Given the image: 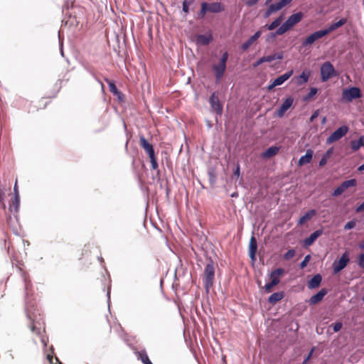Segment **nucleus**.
Returning a JSON list of instances; mask_svg holds the SVG:
<instances>
[{
	"label": "nucleus",
	"mask_w": 364,
	"mask_h": 364,
	"mask_svg": "<svg viewBox=\"0 0 364 364\" xmlns=\"http://www.w3.org/2000/svg\"><path fill=\"white\" fill-rule=\"evenodd\" d=\"M304 14L302 11H298L291 14L286 21L289 25L293 28L296 24L299 23L304 18Z\"/></svg>",
	"instance_id": "obj_16"
},
{
	"label": "nucleus",
	"mask_w": 364,
	"mask_h": 364,
	"mask_svg": "<svg viewBox=\"0 0 364 364\" xmlns=\"http://www.w3.org/2000/svg\"><path fill=\"white\" fill-rule=\"evenodd\" d=\"M278 35L276 34V32L275 31H272V32H270L269 33L267 34V38H266V42L267 43H272L273 41H275L277 36Z\"/></svg>",
	"instance_id": "obj_43"
},
{
	"label": "nucleus",
	"mask_w": 364,
	"mask_h": 364,
	"mask_svg": "<svg viewBox=\"0 0 364 364\" xmlns=\"http://www.w3.org/2000/svg\"><path fill=\"white\" fill-rule=\"evenodd\" d=\"M279 26V24L274 19L270 23L266 24L264 26V27L269 31H272V30L275 29L277 27H278Z\"/></svg>",
	"instance_id": "obj_44"
},
{
	"label": "nucleus",
	"mask_w": 364,
	"mask_h": 364,
	"mask_svg": "<svg viewBox=\"0 0 364 364\" xmlns=\"http://www.w3.org/2000/svg\"><path fill=\"white\" fill-rule=\"evenodd\" d=\"M357 186V181L355 178L344 181L331 193L333 197H338L343 193L347 189Z\"/></svg>",
	"instance_id": "obj_6"
},
{
	"label": "nucleus",
	"mask_w": 364,
	"mask_h": 364,
	"mask_svg": "<svg viewBox=\"0 0 364 364\" xmlns=\"http://www.w3.org/2000/svg\"><path fill=\"white\" fill-rule=\"evenodd\" d=\"M316 212L315 210H311L308 211L305 215H304L299 218L298 224L299 225H303L307 221L310 220L316 215Z\"/></svg>",
	"instance_id": "obj_29"
},
{
	"label": "nucleus",
	"mask_w": 364,
	"mask_h": 364,
	"mask_svg": "<svg viewBox=\"0 0 364 364\" xmlns=\"http://www.w3.org/2000/svg\"><path fill=\"white\" fill-rule=\"evenodd\" d=\"M149 159H150V162L151 164V168L154 170L157 169L159 166H158L157 159H156L155 154L150 156Z\"/></svg>",
	"instance_id": "obj_47"
},
{
	"label": "nucleus",
	"mask_w": 364,
	"mask_h": 364,
	"mask_svg": "<svg viewBox=\"0 0 364 364\" xmlns=\"http://www.w3.org/2000/svg\"><path fill=\"white\" fill-rule=\"evenodd\" d=\"M325 35L321 29L316 31L308 35L301 42V46L306 48L314 44L317 40L324 37Z\"/></svg>",
	"instance_id": "obj_9"
},
{
	"label": "nucleus",
	"mask_w": 364,
	"mask_h": 364,
	"mask_svg": "<svg viewBox=\"0 0 364 364\" xmlns=\"http://www.w3.org/2000/svg\"><path fill=\"white\" fill-rule=\"evenodd\" d=\"M358 264L362 269H364V253H362L359 255Z\"/></svg>",
	"instance_id": "obj_54"
},
{
	"label": "nucleus",
	"mask_w": 364,
	"mask_h": 364,
	"mask_svg": "<svg viewBox=\"0 0 364 364\" xmlns=\"http://www.w3.org/2000/svg\"><path fill=\"white\" fill-rule=\"evenodd\" d=\"M292 28L289 25L287 21H285L279 28H277L275 31L276 34L278 36H282L291 30Z\"/></svg>",
	"instance_id": "obj_33"
},
{
	"label": "nucleus",
	"mask_w": 364,
	"mask_h": 364,
	"mask_svg": "<svg viewBox=\"0 0 364 364\" xmlns=\"http://www.w3.org/2000/svg\"><path fill=\"white\" fill-rule=\"evenodd\" d=\"M262 33V30H257L253 35L251 36V38H252L254 41H256L257 39L260 38Z\"/></svg>",
	"instance_id": "obj_57"
},
{
	"label": "nucleus",
	"mask_w": 364,
	"mask_h": 364,
	"mask_svg": "<svg viewBox=\"0 0 364 364\" xmlns=\"http://www.w3.org/2000/svg\"><path fill=\"white\" fill-rule=\"evenodd\" d=\"M355 226V221L350 220L348 221L344 226L345 230H350L353 229Z\"/></svg>",
	"instance_id": "obj_52"
},
{
	"label": "nucleus",
	"mask_w": 364,
	"mask_h": 364,
	"mask_svg": "<svg viewBox=\"0 0 364 364\" xmlns=\"http://www.w3.org/2000/svg\"><path fill=\"white\" fill-rule=\"evenodd\" d=\"M14 191V196H19L18 186H17V181L15 183Z\"/></svg>",
	"instance_id": "obj_62"
},
{
	"label": "nucleus",
	"mask_w": 364,
	"mask_h": 364,
	"mask_svg": "<svg viewBox=\"0 0 364 364\" xmlns=\"http://www.w3.org/2000/svg\"><path fill=\"white\" fill-rule=\"evenodd\" d=\"M213 41L211 31L204 34H197L196 36V43L200 46H208Z\"/></svg>",
	"instance_id": "obj_12"
},
{
	"label": "nucleus",
	"mask_w": 364,
	"mask_h": 364,
	"mask_svg": "<svg viewBox=\"0 0 364 364\" xmlns=\"http://www.w3.org/2000/svg\"><path fill=\"white\" fill-rule=\"evenodd\" d=\"M292 28L289 25L287 21H285L279 28H277L275 31L276 34L278 36H282L291 30Z\"/></svg>",
	"instance_id": "obj_35"
},
{
	"label": "nucleus",
	"mask_w": 364,
	"mask_h": 364,
	"mask_svg": "<svg viewBox=\"0 0 364 364\" xmlns=\"http://www.w3.org/2000/svg\"><path fill=\"white\" fill-rule=\"evenodd\" d=\"M240 166L237 165L236 167V169L234 171V175L237 176V177L240 176Z\"/></svg>",
	"instance_id": "obj_63"
},
{
	"label": "nucleus",
	"mask_w": 364,
	"mask_h": 364,
	"mask_svg": "<svg viewBox=\"0 0 364 364\" xmlns=\"http://www.w3.org/2000/svg\"><path fill=\"white\" fill-rule=\"evenodd\" d=\"M330 326H332L333 327V331L334 332H338L339 331L341 328H342V323L341 322H337V323H333L331 324Z\"/></svg>",
	"instance_id": "obj_49"
},
{
	"label": "nucleus",
	"mask_w": 364,
	"mask_h": 364,
	"mask_svg": "<svg viewBox=\"0 0 364 364\" xmlns=\"http://www.w3.org/2000/svg\"><path fill=\"white\" fill-rule=\"evenodd\" d=\"M310 259H311V256L309 255H306L304 257V260L300 263V264H299L300 268L301 269L305 268L307 266L308 263L309 262Z\"/></svg>",
	"instance_id": "obj_48"
},
{
	"label": "nucleus",
	"mask_w": 364,
	"mask_h": 364,
	"mask_svg": "<svg viewBox=\"0 0 364 364\" xmlns=\"http://www.w3.org/2000/svg\"><path fill=\"white\" fill-rule=\"evenodd\" d=\"M355 212L357 213L364 212V201L356 208Z\"/></svg>",
	"instance_id": "obj_58"
},
{
	"label": "nucleus",
	"mask_w": 364,
	"mask_h": 364,
	"mask_svg": "<svg viewBox=\"0 0 364 364\" xmlns=\"http://www.w3.org/2000/svg\"><path fill=\"white\" fill-rule=\"evenodd\" d=\"M226 65H223L219 63L213 65L212 69L214 72L215 77L218 82L220 81V80L222 79L226 70Z\"/></svg>",
	"instance_id": "obj_18"
},
{
	"label": "nucleus",
	"mask_w": 364,
	"mask_h": 364,
	"mask_svg": "<svg viewBox=\"0 0 364 364\" xmlns=\"http://www.w3.org/2000/svg\"><path fill=\"white\" fill-rule=\"evenodd\" d=\"M311 71L309 69H304L302 72L296 76H294L293 80L297 85H301L308 82Z\"/></svg>",
	"instance_id": "obj_14"
},
{
	"label": "nucleus",
	"mask_w": 364,
	"mask_h": 364,
	"mask_svg": "<svg viewBox=\"0 0 364 364\" xmlns=\"http://www.w3.org/2000/svg\"><path fill=\"white\" fill-rule=\"evenodd\" d=\"M215 279V266L212 260H210L205 266L204 270L203 282L205 288L208 289L213 286Z\"/></svg>",
	"instance_id": "obj_4"
},
{
	"label": "nucleus",
	"mask_w": 364,
	"mask_h": 364,
	"mask_svg": "<svg viewBox=\"0 0 364 364\" xmlns=\"http://www.w3.org/2000/svg\"><path fill=\"white\" fill-rule=\"evenodd\" d=\"M228 57H229L228 53L227 51H225L222 54L221 57L220 58L218 63L227 66V61H228Z\"/></svg>",
	"instance_id": "obj_42"
},
{
	"label": "nucleus",
	"mask_w": 364,
	"mask_h": 364,
	"mask_svg": "<svg viewBox=\"0 0 364 364\" xmlns=\"http://www.w3.org/2000/svg\"><path fill=\"white\" fill-rule=\"evenodd\" d=\"M293 74V70H289L284 73V74L277 77L274 78V83L277 85V86L282 85Z\"/></svg>",
	"instance_id": "obj_27"
},
{
	"label": "nucleus",
	"mask_w": 364,
	"mask_h": 364,
	"mask_svg": "<svg viewBox=\"0 0 364 364\" xmlns=\"http://www.w3.org/2000/svg\"><path fill=\"white\" fill-rule=\"evenodd\" d=\"M293 102V98H287L277 111V115L279 117H282L286 113V112L292 106Z\"/></svg>",
	"instance_id": "obj_15"
},
{
	"label": "nucleus",
	"mask_w": 364,
	"mask_h": 364,
	"mask_svg": "<svg viewBox=\"0 0 364 364\" xmlns=\"http://www.w3.org/2000/svg\"><path fill=\"white\" fill-rule=\"evenodd\" d=\"M362 97V92H343L341 97V102L348 103L353 100L360 98Z\"/></svg>",
	"instance_id": "obj_21"
},
{
	"label": "nucleus",
	"mask_w": 364,
	"mask_h": 364,
	"mask_svg": "<svg viewBox=\"0 0 364 364\" xmlns=\"http://www.w3.org/2000/svg\"><path fill=\"white\" fill-rule=\"evenodd\" d=\"M207 6H209L208 2L203 1L200 4V9L197 14V18L203 19L205 18L206 13L208 12Z\"/></svg>",
	"instance_id": "obj_36"
},
{
	"label": "nucleus",
	"mask_w": 364,
	"mask_h": 364,
	"mask_svg": "<svg viewBox=\"0 0 364 364\" xmlns=\"http://www.w3.org/2000/svg\"><path fill=\"white\" fill-rule=\"evenodd\" d=\"M348 130L349 128L346 125L340 127L326 139V144H331L338 141L348 132Z\"/></svg>",
	"instance_id": "obj_8"
},
{
	"label": "nucleus",
	"mask_w": 364,
	"mask_h": 364,
	"mask_svg": "<svg viewBox=\"0 0 364 364\" xmlns=\"http://www.w3.org/2000/svg\"><path fill=\"white\" fill-rule=\"evenodd\" d=\"M193 0H183L182 2V11L186 14L190 12V6L193 4Z\"/></svg>",
	"instance_id": "obj_40"
},
{
	"label": "nucleus",
	"mask_w": 364,
	"mask_h": 364,
	"mask_svg": "<svg viewBox=\"0 0 364 364\" xmlns=\"http://www.w3.org/2000/svg\"><path fill=\"white\" fill-rule=\"evenodd\" d=\"M138 355L144 364H153L145 351L139 352Z\"/></svg>",
	"instance_id": "obj_39"
},
{
	"label": "nucleus",
	"mask_w": 364,
	"mask_h": 364,
	"mask_svg": "<svg viewBox=\"0 0 364 364\" xmlns=\"http://www.w3.org/2000/svg\"><path fill=\"white\" fill-rule=\"evenodd\" d=\"M280 10H282V9L279 6V4L277 1L272 3L269 4L267 9L265 10L264 14V18H267L269 17L272 14L277 13Z\"/></svg>",
	"instance_id": "obj_23"
},
{
	"label": "nucleus",
	"mask_w": 364,
	"mask_h": 364,
	"mask_svg": "<svg viewBox=\"0 0 364 364\" xmlns=\"http://www.w3.org/2000/svg\"><path fill=\"white\" fill-rule=\"evenodd\" d=\"M23 279L24 282V289L26 296L28 297L33 294V289H32V284L31 281L30 279V277L28 274L26 272H23Z\"/></svg>",
	"instance_id": "obj_20"
},
{
	"label": "nucleus",
	"mask_w": 364,
	"mask_h": 364,
	"mask_svg": "<svg viewBox=\"0 0 364 364\" xmlns=\"http://www.w3.org/2000/svg\"><path fill=\"white\" fill-rule=\"evenodd\" d=\"M292 28L289 25L287 21H285L279 28H277L275 31L276 34L278 36H282L291 30Z\"/></svg>",
	"instance_id": "obj_34"
},
{
	"label": "nucleus",
	"mask_w": 364,
	"mask_h": 364,
	"mask_svg": "<svg viewBox=\"0 0 364 364\" xmlns=\"http://www.w3.org/2000/svg\"><path fill=\"white\" fill-rule=\"evenodd\" d=\"M285 272V270L282 268H277L274 270H273L269 274V279H271V282L269 283H267L264 285V291L267 293H269L272 291V288L277 285L280 282V277L282 276Z\"/></svg>",
	"instance_id": "obj_5"
},
{
	"label": "nucleus",
	"mask_w": 364,
	"mask_h": 364,
	"mask_svg": "<svg viewBox=\"0 0 364 364\" xmlns=\"http://www.w3.org/2000/svg\"><path fill=\"white\" fill-rule=\"evenodd\" d=\"M20 203L19 196H14L11 204L9 205V210L11 213H16L18 211Z\"/></svg>",
	"instance_id": "obj_32"
},
{
	"label": "nucleus",
	"mask_w": 364,
	"mask_h": 364,
	"mask_svg": "<svg viewBox=\"0 0 364 364\" xmlns=\"http://www.w3.org/2000/svg\"><path fill=\"white\" fill-rule=\"evenodd\" d=\"M341 91H361V90L357 86H349L348 87H343Z\"/></svg>",
	"instance_id": "obj_51"
},
{
	"label": "nucleus",
	"mask_w": 364,
	"mask_h": 364,
	"mask_svg": "<svg viewBox=\"0 0 364 364\" xmlns=\"http://www.w3.org/2000/svg\"><path fill=\"white\" fill-rule=\"evenodd\" d=\"M322 230H318L314 231L310 236L304 240V246L309 247L316 240L322 235Z\"/></svg>",
	"instance_id": "obj_24"
},
{
	"label": "nucleus",
	"mask_w": 364,
	"mask_h": 364,
	"mask_svg": "<svg viewBox=\"0 0 364 364\" xmlns=\"http://www.w3.org/2000/svg\"><path fill=\"white\" fill-rule=\"evenodd\" d=\"M102 80H105L109 86V91H119L115 84V82L112 80H109L108 78H105L102 77Z\"/></svg>",
	"instance_id": "obj_41"
},
{
	"label": "nucleus",
	"mask_w": 364,
	"mask_h": 364,
	"mask_svg": "<svg viewBox=\"0 0 364 364\" xmlns=\"http://www.w3.org/2000/svg\"><path fill=\"white\" fill-rule=\"evenodd\" d=\"M295 255V250L291 249L288 250L284 255V259L286 260H289L291 258H293Z\"/></svg>",
	"instance_id": "obj_46"
},
{
	"label": "nucleus",
	"mask_w": 364,
	"mask_h": 364,
	"mask_svg": "<svg viewBox=\"0 0 364 364\" xmlns=\"http://www.w3.org/2000/svg\"><path fill=\"white\" fill-rule=\"evenodd\" d=\"M358 141V143H360V144L361 145V146H364V135L360 136Z\"/></svg>",
	"instance_id": "obj_64"
},
{
	"label": "nucleus",
	"mask_w": 364,
	"mask_h": 364,
	"mask_svg": "<svg viewBox=\"0 0 364 364\" xmlns=\"http://www.w3.org/2000/svg\"><path fill=\"white\" fill-rule=\"evenodd\" d=\"M313 154V151L311 149H308L306 152V154L299 159L298 165L299 166H302L305 164H309L312 160Z\"/></svg>",
	"instance_id": "obj_26"
},
{
	"label": "nucleus",
	"mask_w": 364,
	"mask_h": 364,
	"mask_svg": "<svg viewBox=\"0 0 364 364\" xmlns=\"http://www.w3.org/2000/svg\"><path fill=\"white\" fill-rule=\"evenodd\" d=\"M139 145L149 157L155 154L153 146L148 142L144 136H141L139 138Z\"/></svg>",
	"instance_id": "obj_17"
},
{
	"label": "nucleus",
	"mask_w": 364,
	"mask_h": 364,
	"mask_svg": "<svg viewBox=\"0 0 364 364\" xmlns=\"http://www.w3.org/2000/svg\"><path fill=\"white\" fill-rule=\"evenodd\" d=\"M284 296V294L282 291L273 293L268 299L269 303L274 304L277 302L281 301Z\"/></svg>",
	"instance_id": "obj_31"
},
{
	"label": "nucleus",
	"mask_w": 364,
	"mask_h": 364,
	"mask_svg": "<svg viewBox=\"0 0 364 364\" xmlns=\"http://www.w3.org/2000/svg\"><path fill=\"white\" fill-rule=\"evenodd\" d=\"M255 42L254 39L250 36L247 41L241 44L240 48L242 51H247Z\"/></svg>",
	"instance_id": "obj_38"
},
{
	"label": "nucleus",
	"mask_w": 364,
	"mask_h": 364,
	"mask_svg": "<svg viewBox=\"0 0 364 364\" xmlns=\"http://www.w3.org/2000/svg\"><path fill=\"white\" fill-rule=\"evenodd\" d=\"M33 311L27 308L26 315L30 320L29 328L33 333L41 336L42 330V318L38 313V309L32 306Z\"/></svg>",
	"instance_id": "obj_1"
},
{
	"label": "nucleus",
	"mask_w": 364,
	"mask_h": 364,
	"mask_svg": "<svg viewBox=\"0 0 364 364\" xmlns=\"http://www.w3.org/2000/svg\"><path fill=\"white\" fill-rule=\"evenodd\" d=\"M327 294L326 289H321L318 293L312 296L309 299L310 304H316L320 302L323 296Z\"/></svg>",
	"instance_id": "obj_25"
},
{
	"label": "nucleus",
	"mask_w": 364,
	"mask_h": 364,
	"mask_svg": "<svg viewBox=\"0 0 364 364\" xmlns=\"http://www.w3.org/2000/svg\"><path fill=\"white\" fill-rule=\"evenodd\" d=\"M207 6L208 12L218 14L225 11V6L220 2L208 3Z\"/></svg>",
	"instance_id": "obj_22"
},
{
	"label": "nucleus",
	"mask_w": 364,
	"mask_h": 364,
	"mask_svg": "<svg viewBox=\"0 0 364 364\" xmlns=\"http://www.w3.org/2000/svg\"><path fill=\"white\" fill-rule=\"evenodd\" d=\"M347 21L346 18H341L338 21L332 22L328 27L321 30L323 32V34L326 36L345 25L347 23Z\"/></svg>",
	"instance_id": "obj_13"
},
{
	"label": "nucleus",
	"mask_w": 364,
	"mask_h": 364,
	"mask_svg": "<svg viewBox=\"0 0 364 364\" xmlns=\"http://www.w3.org/2000/svg\"><path fill=\"white\" fill-rule=\"evenodd\" d=\"M313 351H314V348H312L311 350V351L309 353L307 356L305 358V359H304V360L303 362V364H306L307 363V362L309 360V359L311 358V357L312 355Z\"/></svg>",
	"instance_id": "obj_59"
},
{
	"label": "nucleus",
	"mask_w": 364,
	"mask_h": 364,
	"mask_svg": "<svg viewBox=\"0 0 364 364\" xmlns=\"http://www.w3.org/2000/svg\"><path fill=\"white\" fill-rule=\"evenodd\" d=\"M320 74L321 81L325 82L337 76L338 73L330 61H325L320 67Z\"/></svg>",
	"instance_id": "obj_3"
},
{
	"label": "nucleus",
	"mask_w": 364,
	"mask_h": 364,
	"mask_svg": "<svg viewBox=\"0 0 364 364\" xmlns=\"http://www.w3.org/2000/svg\"><path fill=\"white\" fill-rule=\"evenodd\" d=\"M225 100L223 92H213L209 99L212 112H215L217 115L221 116Z\"/></svg>",
	"instance_id": "obj_2"
},
{
	"label": "nucleus",
	"mask_w": 364,
	"mask_h": 364,
	"mask_svg": "<svg viewBox=\"0 0 364 364\" xmlns=\"http://www.w3.org/2000/svg\"><path fill=\"white\" fill-rule=\"evenodd\" d=\"M114 96L119 100V102H124V94L123 92H113Z\"/></svg>",
	"instance_id": "obj_56"
},
{
	"label": "nucleus",
	"mask_w": 364,
	"mask_h": 364,
	"mask_svg": "<svg viewBox=\"0 0 364 364\" xmlns=\"http://www.w3.org/2000/svg\"><path fill=\"white\" fill-rule=\"evenodd\" d=\"M84 68L92 77L94 83L98 86L96 89H100V91H105V85L102 82V77L98 75L95 70L90 66L84 65Z\"/></svg>",
	"instance_id": "obj_11"
},
{
	"label": "nucleus",
	"mask_w": 364,
	"mask_h": 364,
	"mask_svg": "<svg viewBox=\"0 0 364 364\" xmlns=\"http://www.w3.org/2000/svg\"><path fill=\"white\" fill-rule=\"evenodd\" d=\"M257 250V240L254 236H252L250 240V243H249V255L253 262L256 259Z\"/></svg>",
	"instance_id": "obj_19"
},
{
	"label": "nucleus",
	"mask_w": 364,
	"mask_h": 364,
	"mask_svg": "<svg viewBox=\"0 0 364 364\" xmlns=\"http://www.w3.org/2000/svg\"><path fill=\"white\" fill-rule=\"evenodd\" d=\"M277 85L274 83V80H271L269 84L267 86L266 91H272L275 87H277Z\"/></svg>",
	"instance_id": "obj_55"
},
{
	"label": "nucleus",
	"mask_w": 364,
	"mask_h": 364,
	"mask_svg": "<svg viewBox=\"0 0 364 364\" xmlns=\"http://www.w3.org/2000/svg\"><path fill=\"white\" fill-rule=\"evenodd\" d=\"M284 16L283 14H281L280 16H279L277 18H275V21L279 23L280 24L282 21L284 20Z\"/></svg>",
	"instance_id": "obj_61"
},
{
	"label": "nucleus",
	"mask_w": 364,
	"mask_h": 364,
	"mask_svg": "<svg viewBox=\"0 0 364 364\" xmlns=\"http://www.w3.org/2000/svg\"><path fill=\"white\" fill-rule=\"evenodd\" d=\"M318 116V110H316L310 117V122H312Z\"/></svg>",
	"instance_id": "obj_60"
},
{
	"label": "nucleus",
	"mask_w": 364,
	"mask_h": 364,
	"mask_svg": "<svg viewBox=\"0 0 364 364\" xmlns=\"http://www.w3.org/2000/svg\"><path fill=\"white\" fill-rule=\"evenodd\" d=\"M293 0H279L277 2L279 4V6L282 9L284 7L289 5Z\"/></svg>",
	"instance_id": "obj_50"
},
{
	"label": "nucleus",
	"mask_w": 364,
	"mask_h": 364,
	"mask_svg": "<svg viewBox=\"0 0 364 364\" xmlns=\"http://www.w3.org/2000/svg\"><path fill=\"white\" fill-rule=\"evenodd\" d=\"M279 151V148L277 146H270L265 151L262 153V157L264 159H269L275 156Z\"/></svg>",
	"instance_id": "obj_30"
},
{
	"label": "nucleus",
	"mask_w": 364,
	"mask_h": 364,
	"mask_svg": "<svg viewBox=\"0 0 364 364\" xmlns=\"http://www.w3.org/2000/svg\"><path fill=\"white\" fill-rule=\"evenodd\" d=\"M322 277L319 274L314 275L311 280L308 282L309 289L318 288L321 282Z\"/></svg>",
	"instance_id": "obj_28"
},
{
	"label": "nucleus",
	"mask_w": 364,
	"mask_h": 364,
	"mask_svg": "<svg viewBox=\"0 0 364 364\" xmlns=\"http://www.w3.org/2000/svg\"><path fill=\"white\" fill-rule=\"evenodd\" d=\"M333 149L331 147L328 149L325 154L322 156L321 159L319 161V166H323L326 164L328 159H330L331 155L333 154Z\"/></svg>",
	"instance_id": "obj_37"
},
{
	"label": "nucleus",
	"mask_w": 364,
	"mask_h": 364,
	"mask_svg": "<svg viewBox=\"0 0 364 364\" xmlns=\"http://www.w3.org/2000/svg\"><path fill=\"white\" fill-rule=\"evenodd\" d=\"M284 58L283 52L274 53L269 55H263L258 58L254 63L253 68H257L263 63H270L275 60H282Z\"/></svg>",
	"instance_id": "obj_7"
},
{
	"label": "nucleus",
	"mask_w": 364,
	"mask_h": 364,
	"mask_svg": "<svg viewBox=\"0 0 364 364\" xmlns=\"http://www.w3.org/2000/svg\"><path fill=\"white\" fill-rule=\"evenodd\" d=\"M58 40H59V46H60V54L62 56H64L63 41V38L60 36V31L58 32Z\"/></svg>",
	"instance_id": "obj_53"
},
{
	"label": "nucleus",
	"mask_w": 364,
	"mask_h": 364,
	"mask_svg": "<svg viewBox=\"0 0 364 364\" xmlns=\"http://www.w3.org/2000/svg\"><path fill=\"white\" fill-rule=\"evenodd\" d=\"M349 261V254L348 252H345L338 261H335L333 263V273L337 274L340 272L347 266Z\"/></svg>",
	"instance_id": "obj_10"
},
{
	"label": "nucleus",
	"mask_w": 364,
	"mask_h": 364,
	"mask_svg": "<svg viewBox=\"0 0 364 364\" xmlns=\"http://www.w3.org/2000/svg\"><path fill=\"white\" fill-rule=\"evenodd\" d=\"M361 146L358 140H353L350 141V148L353 151H358Z\"/></svg>",
	"instance_id": "obj_45"
}]
</instances>
